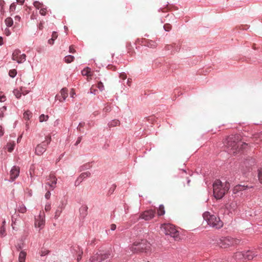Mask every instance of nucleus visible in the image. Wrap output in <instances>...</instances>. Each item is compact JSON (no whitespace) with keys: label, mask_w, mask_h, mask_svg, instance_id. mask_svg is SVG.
I'll list each match as a JSON object with an SVG mask.
<instances>
[{"label":"nucleus","mask_w":262,"mask_h":262,"mask_svg":"<svg viewBox=\"0 0 262 262\" xmlns=\"http://www.w3.org/2000/svg\"><path fill=\"white\" fill-rule=\"evenodd\" d=\"M240 137L238 135H231L228 137L224 143L231 154H235L241 149L244 148V145H247L245 143L242 144L240 142Z\"/></svg>","instance_id":"obj_1"},{"label":"nucleus","mask_w":262,"mask_h":262,"mask_svg":"<svg viewBox=\"0 0 262 262\" xmlns=\"http://www.w3.org/2000/svg\"><path fill=\"white\" fill-rule=\"evenodd\" d=\"M230 184L228 182L222 183L216 180L213 184V191L214 197L217 199H222L228 191Z\"/></svg>","instance_id":"obj_2"},{"label":"nucleus","mask_w":262,"mask_h":262,"mask_svg":"<svg viewBox=\"0 0 262 262\" xmlns=\"http://www.w3.org/2000/svg\"><path fill=\"white\" fill-rule=\"evenodd\" d=\"M203 217L204 220L207 222L208 225L212 228L220 229L223 226V222L220 218L208 211L205 212L203 214Z\"/></svg>","instance_id":"obj_3"},{"label":"nucleus","mask_w":262,"mask_h":262,"mask_svg":"<svg viewBox=\"0 0 262 262\" xmlns=\"http://www.w3.org/2000/svg\"><path fill=\"white\" fill-rule=\"evenodd\" d=\"M134 253L147 252L150 250V244L146 240L136 241L130 247Z\"/></svg>","instance_id":"obj_4"},{"label":"nucleus","mask_w":262,"mask_h":262,"mask_svg":"<svg viewBox=\"0 0 262 262\" xmlns=\"http://www.w3.org/2000/svg\"><path fill=\"white\" fill-rule=\"evenodd\" d=\"M160 229L165 235H169L175 239L179 237V232L177 230L175 226L171 224H162Z\"/></svg>","instance_id":"obj_5"},{"label":"nucleus","mask_w":262,"mask_h":262,"mask_svg":"<svg viewBox=\"0 0 262 262\" xmlns=\"http://www.w3.org/2000/svg\"><path fill=\"white\" fill-rule=\"evenodd\" d=\"M239 240L231 237H222L217 241V244L223 248H226L239 243Z\"/></svg>","instance_id":"obj_6"},{"label":"nucleus","mask_w":262,"mask_h":262,"mask_svg":"<svg viewBox=\"0 0 262 262\" xmlns=\"http://www.w3.org/2000/svg\"><path fill=\"white\" fill-rule=\"evenodd\" d=\"M110 255L109 251H99L90 259L92 262H102L108 258Z\"/></svg>","instance_id":"obj_7"},{"label":"nucleus","mask_w":262,"mask_h":262,"mask_svg":"<svg viewBox=\"0 0 262 262\" xmlns=\"http://www.w3.org/2000/svg\"><path fill=\"white\" fill-rule=\"evenodd\" d=\"M21 51L19 49L15 50L12 55L13 60L16 61L17 63H23L26 61V55L25 54H20Z\"/></svg>","instance_id":"obj_8"},{"label":"nucleus","mask_w":262,"mask_h":262,"mask_svg":"<svg viewBox=\"0 0 262 262\" xmlns=\"http://www.w3.org/2000/svg\"><path fill=\"white\" fill-rule=\"evenodd\" d=\"M155 211L153 210H149L142 213L139 219H144L145 221H148L155 216Z\"/></svg>","instance_id":"obj_9"},{"label":"nucleus","mask_w":262,"mask_h":262,"mask_svg":"<svg viewBox=\"0 0 262 262\" xmlns=\"http://www.w3.org/2000/svg\"><path fill=\"white\" fill-rule=\"evenodd\" d=\"M45 215L43 212H40L38 219H35V227L42 228L45 223Z\"/></svg>","instance_id":"obj_10"},{"label":"nucleus","mask_w":262,"mask_h":262,"mask_svg":"<svg viewBox=\"0 0 262 262\" xmlns=\"http://www.w3.org/2000/svg\"><path fill=\"white\" fill-rule=\"evenodd\" d=\"M49 180H50V182H48L46 183L45 188L46 190H48V188L47 186H49L51 190H53L56 187L57 179L53 174H50L49 176Z\"/></svg>","instance_id":"obj_11"},{"label":"nucleus","mask_w":262,"mask_h":262,"mask_svg":"<svg viewBox=\"0 0 262 262\" xmlns=\"http://www.w3.org/2000/svg\"><path fill=\"white\" fill-rule=\"evenodd\" d=\"M47 144L45 142H42L41 143L37 145L35 148V154L38 156L42 155L46 150Z\"/></svg>","instance_id":"obj_12"},{"label":"nucleus","mask_w":262,"mask_h":262,"mask_svg":"<svg viewBox=\"0 0 262 262\" xmlns=\"http://www.w3.org/2000/svg\"><path fill=\"white\" fill-rule=\"evenodd\" d=\"M19 167L18 166H14L12 167L10 171V178L13 181L19 175Z\"/></svg>","instance_id":"obj_13"},{"label":"nucleus","mask_w":262,"mask_h":262,"mask_svg":"<svg viewBox=\"0 0 262 262\" xmlns=\"http://www.w3.org/2000/svg\"><path fill=\"white\" fill-rule=\"evenodd\" d=\"M68 91L67 88H63L60 91V95L56 96L59 101L62 102L66 99L68 96Z\"/></svg>","instance_id":"obj_14"},{"label":"nucleus","mask_w":262,"mask_h":262,"mask_svg":"<svg viewBox=\"0 0 262 262\" xmlns=\"http://www.w3.org/2000/svg\"><path fill=\"white\" fill-rule=\"evenodd\" d=\"M72 250L73 251V253H76L77 255V260L79 262L82 257V255L83 254L82 250L79 246H76L73 247Z\"/></svg>","instance_id":"obj_15"},{"label":"nucleus","mask_w":262,"mask_h":262,"mask_svg":"<svg viewBox=\"0 0 262 262\" xmlns=\"http://www.w3.org/2000/svg\"><path fill=\"white\" fill-rule=\"evenodd\" d=\"M141 43L145 46L152 48L157 46V43L155 41L146 39H143Z\"/></svg>","instance_id":"obj_16"},{"label":"nucleus","mask_w":262,"mask_h":262,"mask_svg":"<svg viewBox=\"0 0 262 262\" xmlns=\"http://www.w3.org/2000/svg\"><path fill=\"white\" fill-rule=\"evenodd\" d=\"M91 172L90 171H86L83 172L80 174L79 177L77 178L76 183H78V185L80 184L83 180L86 179V178L90 177L91 176Z\"/></svg>","instance_id":"obj_17"},{"label":"nucleus","mask_w":262,"mask_h":262,"mask_svg":"<svg viewBox=\"0 0 262 262\" xmlns=\"http://www.w3.org/2000/svg\"><path fill=\"white\" fill-rule=\"evenodd\" d=\"M237 204L236 201H232L230 202L229 204H227L226 206V207L227 209L229 210L230 211H234L237 208Z\"/></svg>","instance_id":"obj_18"},{"label":"nucleus","mask_w":262,"mask_h":262,"mask_svg":"<svg viewBox=\"0 0 262 262\" xmlns=\"http://www.w3.org/2000/svg\"><path fill=\"white\" fill-rule=\"evenodd\" d=\"M245 259H247L248 260H251L253 258V257L256 255L255 253L253 251H248L244 253Z\"/></svg>","instance_id":"obj_19"},{"label":"nucleus","mask_w":262,"mask_h":262,"mask_svg":"<svg viewBox=\"0 0 262 262\" xmlns=\"http://www.w3.org/2000/svg\"><path fill=\"white\" fill-rule=\"evenodd\" d=\"M248 188L247 186L241 185H238L234 187L233 191L234 193H236L239 191L246 190Z\"/></svg>","instance_id":"obj_20"},{"label":"nucleus","mask_w":262,"mask_h":262,"mask_svg":"<svg viewBox=\"0 0 262 262\" xmlns=\"http://www.w3.org/2000/svg\"><path fill=\"white\" fill-rule=\"evenodd\" d=\"M27 253L24 251H21L19 254L18 261L25 262Z\"/></svg>","instance_id":"obj_21"},{"label":"nucleus","mask_w":262,"mask_h":262,"mask_svg":"<svg viewBox=\"0 0 262 262\" xmlns=\"http://www.w3.org/2000/svg\"><path fill=\"white\" fill-rule=\"evenodd\" d=\"M15 144L14 142H9L6 145V149L9 152H12L14 149Z\"/></svg>","instance_id":"obj_22"},{"label":"nucleus","mask_w":262,"mask_h":262,"mask_svg":"<svg viewBox=\"0 0 262 262\" xmlns=\"http://www.w3.org/2000/svg\"><path fill=\"white\" fill-rule=\"evenodd\" d=\"M120 125V121L118 120H113L108 123L110 127H113L119 126Z\"/></svg>","instance_id":"obj_23"},{"label":"nucleus","mask_w":262,"mask_h":262,"mask_svg":"<svg viewBox=\"0 0 262 262\" xmlns=\"http://www.w3.org/2000/svg\"><path fill=\"white\" fill-rule=\"evenodd\" d=\"M234 258L237 260H241L243 258H245L244 253L237 252L234 254Z\"/></svg>","instance_id":"obj_24"},{"label":"nucleus","mask_w":262,"mask_h":262,"mask_svg":"<svg viewBox=\"0 0 262 262\" xmlns=\"http://www.w3.org/2000/svg\"><path fill=\"white\" fill-rule=\"evenodd\" d=\"M62 210H63V207L62 206L58 207V208L57 209L56 211L55 212L54 218L55 219H58V217L60 215V214L62 211Z\"/></svg>","instance_id":"obj_25"},{"label":"nucleus","mask_w":262,"mask_h":262,"mask_svg":"<svg viewBox=\"0 0 262 262\" xmlns=\"http://www.w3.org/2000/svg\"><path fill=\"white\" fill-rule=\"evenodd\" d=\"M90 72H91V69L88 67L83 69L81 71V73H82V75L87 76L88 77L91 76Z\"/></svg>","instance_id":"obj_26"},{"label":"nucleus","mask_w":262,"mask_h":262,"mask_svg":"<svg viewBox=\"0 0 262 262\" xmlns=\"http://www.w3.org/2000/svg\"><path fill=\"white\" fill-rule=\"evenodd\" d=\"M165 213L164 207L163 205H160L158 210V214L159 216L162 215Z\"/></svg>","instance_id":"obj_27"},{"label":"nucleus","mask_w":262,"mask_h":262,"mask_svg":"<svg viewBox=\"0 0 262 262\" xmlns=\"http://www.w3.org/2000/svg\"><path fill=\"white\" fill-rule=\"evenodd\" d=\"M34 6L37 9H40L41 8L44 7V5L42 3H40L38 1H35L33 3Z\"/></svg>","instance_id":"obj_28"},{"label":"nucleus","mask_w":262,"mask_h":262,"mask_svg":"<svg viewBox=\"0 0 262 262\" xmlns=\"http://www.w3.org/2000/svg\"><path fill=\"white\" fill-rule=\"evenodd\" d=\"M32 114L30 111H26L24 114V118L25 120H29L32 117Z\"/></svg>","instance_id":"obj_29"},{"label":"nucleus","mask_w":262,"mask_h":262,"mask_svg":"<svg viewBox=\"0 0 262 262\" xmlns=\"http://www.w3.org/2000/svg\"><path fill=\"white\" fill-rule=\"evenodd\" d=\"M5 24L8 27H11L13 24V21L11 17H7L5 19Z\"/></svg>","instance_id":"obj_30"},{"label":"nucleus","mask_w":262,"mask_h":262,"mask_svg":"<svg viewBox=\"0 0 262 262\" xmlns=\"http://www.w3.org/2000/svg\"><path fill=\"white\" fill-rule=\"evenodd\" d=\"M74 59V57L72 55H68L65 57L64 58V61L66 62L69 63H71L72 61H73Z\"/></svg>","instance_id":"obj_31"},{"label":"nucleus","mask_w":262,"mask_h":262,"mask_svg":"<svg viewBox=\"0 0 262 262\" xmlns=\"http://www.w3.org/2000/svg\"><path fill=\"white\" fill-rule=\"evenodd\" d=\"M48 118L49 116L48 115H45L44 114L41 115L39 117V121L40 122L46 121Z\"/></svg>","instance_id":"obj_32"},{"label":"nucleus","mask_w":262,"mask_h":262,"mask_svg":"<svg viewBox=\"0 0 262 262\" xmlns=\"http://www.w3.org/2000/svg\"><path fill=\"white\" fill-rule=\"evenodd\" d=\"M6 235V232L5 228L4 227H0V236L1 237H4Z\"/></svg>","instance_id":"obj_33"},{"label":"nucleus","mask_w":262,"mask_h":262,"mask_svg":"<svg viewBox=\"0 0 262 262\" xmlns=\"http://www.w3.org/2000/svg\"><path fill=\"white\" fill-rule=\"evenodd\" d=\"M47 7H43L39 10V13L41 15L45 16L47 14Z\"/></svg>","instance_id":"obj_34"},{"label":"nucleus","mask_w":262,"mask_h":262,"mask_svg":"<svg viewBox=\"0 0 262 262\" xmlns=\"http://www.w3.org/2000/svg\"><path fill=\"white\" fill-rule=\"evenodd\" d=\"M18 210L19 212L24 213L26 212L27 209L24 205H21L18 207Z\"/></svg>","instance_id":"obj_35"},{"label":"nucleus","mask_w":262,"mask_h":262,"mask_svg":"<svg viewBox=\"0 0 262 262\" xmlns=\"http://www.w3.org/2000/svg\"><path fill=\"white\" fill-rule=\"evenodd\" d=\"M13 93L17 98H19L22 94L21 92H20L18 90H14L13 91Z\"/></svg>","instance_id":"obj_36"},{"label":"nucleus","mask_w":262,"mask_h":262,"mask_svg":"<svg viewBox=\"0 0 262 262\" xmlns=\"http://www.w3.org/2000/svg\"><path fill=\"white\" fill-rule=\"evenodd\" d=\"M17 74L16 70L15 69L11 70L9 71V75L10 77L13 78Z\"/></svg>","instance_id":"obj_37"},{"label":"nucleus","mask_w":262,"mask_h":262,"mask_svg":"<svg viewBox=\"0 0 262 262\" xmlns=\"http://www.w3.org/2000/svg\"><path fill=\"white\" fill-rule=\"evenodd\" d=\"M6 110V107L5 106H3L0 108V117L3 118L4 117V112Z\"/></svg>","instance_id":"obj_38"},{"label":"nucleus","mask_w":262,"mask_h":262,"mask_svg":"<svg viewBox=\"0 0 262 262\" xmlns=\"http://www.w3.org/2000/svg\"><path fill=\"white\" fill-rule=\"evenodd\" d=\"M97 87L101 91H102L104 90V85L101 81L98 83Z\"/></svg>","instance_id":"obj_39"},{"label":"nucleus","mask_w":262,"mask_h":262,"mask_svg":"<svg viewBox=\"0 0 262 262\" xmlns=\"http://www.w3.org/2000/svg\"><path fill=\"white\" fill-rule=\"evenodd\" d=\"M164 28L165 31H169L171 29V26L170 24H166L164 25Z\"/></svg>","instance_id":"obj_40"},{"label":"nucleus","mask_w":262,"mask_h":262,"mask_svg":"<svg viewBox=\"0 0 262 262\" xmlns=\"http://www.w3.org/2000/svg\"><path fill=\"white\" fill-rule=\"evenodd\" d=\"M87 207H82L80 209V211L83 213L84 215H86L87 212Z\"/></svg>","instance_id":"obj_41"},{"label":"nucleus","mask_w":262,"mask_h":262,"mask_svg":"<svg viewBox=\"0 0 262 262\" xmlns=\"http://www.w3.org/2000/svg\"><path fill=\"white\" fill-rule=\"evenodd\" d=\"M51 141V136H48L46 137L45 138V140L43 142H45L46 144H47V146L48 144L50 143Z\"/></svg>","instance_id":"obj_42"},{"label":"nucleus","mask_w":262,"mask_h":262,"mask_svg":"<svg viewBox=\"0 0 262 262\" xmlns=\"http://www.w3.org/2000/svg\"><path fill=\"white\" fill-rule=\"evenodd\" d=\"M57 33L56 32H53L51 38L52 39V41H54L57 38Z\"/></svg>","instance_id":"obj_43"},{"label":"nucleus","mask_w":262,"mask_h":262,"mask_svg":"<svg viewBox=\"0 0 262 262\" xmlns=\"http://www.w3.org/2000/svg\"><path fill=\"white\" fill-rule=\"evenodd\" d=\"M51 207L50 203H47L45 205V210L46 211H49L51 210Z\"/></svg>","instance_id":"obj_44"},{"label":"nucleus","mask_w":262,"mask_h":262,"mask_svg":"<svg viewBox=\"0 0 262 262\" xmlns=\"http://www.w3.org/2000/svg\"><path fill=\"white\" fill-rule=\"evenodd\" d=\"M258 179L261 183H262V168L259 170Z\"/></svg>","instance_id":"obj_45"},{"label":"nucleus","mask_w":262,"mask_h":262,"mask_svg":"<svg viewBox=\"0 0 262 262\" xmlns=\"http://www.w3.org/2000/svg\"><path fill=\"white\" fill-rule=\"evenodd\" d=\"M16 8V5L15 3H12L10 6V11H13L15 10Z\"/></svg>","instance_id":"obj_46"},{"label":"nucleus","mask_w":262,"mask_h":262,"mask_svg":"<svg viewBox=\"0 0 262 262\" xmlns=\"http://www.w3.org/2000/svg\"><path fill=\"white\" fill-rule=\"evenodd\" d=\"M49 251L48 250H43V251H41V252H40V255L41 256H45L46 255H47L48 253H49Z\"/></svg>","instance_id":"obj_47"},{"label":"nucleus","mask_w":262,"mask_h":262,"mask_svg":"<svg viewBox=\"0 0 262 262\" xmlns=\"http://www.w3.org/2000/svg\"><path fill=\"white\" fill-rule=\"evenodd\" d=\"M119 77H120V78H121V79H122L123 80H125L127 76H126L125 73H121L120 74V76Z\"/></svg>","instance_id":"obj_48"},{"label":"nucleus","mask_w":262,"mask_h":262,"mask_svg":"<svg viewBox=\"0 0 262 262\" xmlns=\"http://www.w3.org/2000/svg\"><path fill=\"white\" fill-rule=\"evenodd\" d=\"M50 196H51V193H50V191L48 190L47 191V192L46 193L45 196L47 199H49L50 198Z\"/></svg>","instance_id":"obj_49"},{"label":"nucleus","mask_w":262,"mask_h":262,"mask_svg":"<svg viewBox=\"0 0 262 262\" xmlns=\"http://www.w3.org/2000/svg\"><path fill=\"white\" fill-rule=\"evenodd\" d=\"M69 52L72 53H74L76 52L75 50L73 48V46H71L69 48Z\"/></svg>","instance_id":"obj_50"},{"label":"nucleus","mask_w":262,"mask_h":262,"mask_svg":"<svg viewBox=\"0 0 262 262\" xmlns=\"http://www.w3.org/2000/svg\"><path fill=\"white\" fill-rule=\"evenodd\" d=\"M15 247L16 248V249L18 250V251H19L20 250H21L22 249V246L21 245V244H17L16 246H15Z\"/></svg>","instance_id":"obj_51"},{"label":"nucleus","mask_w":262,"mask_h":262,"mask_svg":"<svg viewBox=\"0 0 262 262\" xmlns=\"http://www.w3.org/2000/svg\"><path fill=\"white\" fill-rule=\"evenodd\" d=\"M84 123H83H83H80L79 124V125H78V127H77V129H79V130H80V128L81 127H83L84 126Z\"/></svg>","instance_id":"obj_52"},{"label":"nucleus","mask_w":262,"mask_h":262,"mask_svg":"<svg viewBox=\"0 0 262 262\" xmlns=\"http://www.w3.org/2000/svg\"><path fill=\"white\" fill-rule=\"evenodd\" d=\"M5 33L7 36H9L10 34V31L9 29H6L5 30Z\"/></svg>","instance_id":"obj_53"},{"label":"nucleus","mask_w":262,"mask_h":262,"mask_svg":"<svg viewBox=\"0 0 262 262\" xmlns=\"http://www.w3.org/2000/svg\"><path fill=\"white\" fill-rule=\"evenodd\" d=\"M116 225L115 224H113L111 225V229L112 230H115L116 229Z\"/></svg>","instance_id":"obj_54"},{"label":"nucleus","mask_w":262,"mask_h":262,"mask_svg":"<svg viewBox=\"0 0 262 262\" xmlns=\"http://www.w3.org/2000/svg\"><path fill=\"white\" fill-rule=\"evenodd\" d=\"M70 95L72 97H74V95H75V93L74 92V90L73 89L71 90V91L70 92Z\"/></svg>","instance_id":"obj_55"},{"label":"nucleus","mask_w":262,"mask_h":262,"mask_svg":"<svg viewBox=\"0 0 262 262\" xmlns=\"http://www.w3.org/2000/svg\"><path fill=\"white\" fill-rule=\"evenodd\" d=\"M81 137H78L77 141L75 143V145H78L79 143H80V142H81Z\"/></svg>","instance_id":"obj_56"},{"label":"nucleus","mask_w":262,"mask_h":262,"mask_svg":"<svg viewBox=\"0 0 262 262\" xmlns=\"http://www.w3.org/2000/svg\"><path fill=\"white\" fill-rule=\"evenodd\" d=\"M4 135L3 128L0 126V136H2Z\"/></svg>","instance_id":"obj_57"},{"label":"nucleus","mask_w":262,"mask_h":262,"mask_svg":"<svg viewBox=\"0 0 262 262\" xmlns=\"http://www.w3.org/2000/svg\"><path fill=\"white\" fill-rule=\"evenodd\" d=\"M43 28V24L40 22L38 25V29L40 30H41Z\"/></svg>","instance_id":"obj_58"},{"label":"nucleus","mask_w":262,"mask_h":262,"mask_svg":"<svg viewBox=\"0 0 262 262\" xmlns=\"http://www.w3.org/2000/svg\"><path fill=\"white\" fill-rule=\"evenodd\" d=\"M6 100V97L5 96H2L0 97V101L4 102Z\"/></svg>","instance_id":"obj_59"},{"label":"nucleus","mask_w":262,"mask_h":262,"mask_svg":"<svg viewBox=\"0 0 262 262\" xmlns=\"http://www.w3.org/2000/svg\"><path fill=\"white\" fill-rule=\"evenodd\" d=\"M20 91H21V93L23 95H26L29 93L28 91H23L22 89H20Z\"/></svg>","instance_id":"obj_60"},{"label":"nucleus","mask_w":262,"mask_h":262,"mask_svg":"<svg viewBox=\"0 0 262 262\" xmlns=\"http://www.w3.org/2000/svg\"><path fill=\"white\" fill-rule=\"evenodd\" d=\"M104 110H105V112H108L110 111L111 108L109 106H106L104 108Z\"/></svg>","instance_id":"obj_61"},{"label":"nucleus","mask_w":262,"mask_h":262,"mask_svg":"<svg viewBox=\"0 0 262 262\" xmlns=\"http://www.w3.org/2000/svg\"><path fill=\"white\" fill-rule=\"evenodd\" d=\"M96 91V90L95 89H93L92 88H91V89H90V93H93V94H95V92Z\"/></svg>","instance_id":"obj_62"},{"label":"nucleus","mask_w":262,"mask_h":262,"mask_svg":"<svg viewBox=\"0 0 262 262\" xmlns=\"http://www.w3.org/2000/svg\"><path fill=\"white\" fill-rule=\"evenodd\" d=\"M48 43L50 45H53L54 43V41H52V39L51 38L48 40Z\"/></svg>","instance_id":"obj_63"},{"label":"nucleus","mask_w":262,"mask_h":262,"mask_svg":"<svg viewBox=\"0 0 262 262\" xmlns=\"http://www.w3.org/2000/svg\"><path fill=\"white\" fill-rule=\"evenodd\" d=\"M20 16H16L15 17V20L19 21V20H20Z\"/></svg>","instance_id":"obj_64"}]
</instances>
